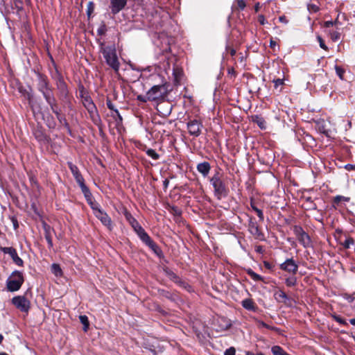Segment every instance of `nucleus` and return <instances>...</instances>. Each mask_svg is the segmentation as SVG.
Returning <instances> with one entry per match:
<instances>
[{"mask_svg":"<svg viewBox=\"0 0 355 355\" xmlns=\"http://www.w3.org/2000/svg\"><path fill=\"white\" fill-rule=\"evenodd\" d=\"M225 50L232 56H234L236 53V50L228 44L226 45Z\"/></svg>","mask_w":355,"mask_h":355,"instance_id":"56","label":"nucleus"},{"mask_svg":"<svg viewBox=\"0 0 355 355\" xmlns=\"http://www.w3.org/2000/svg\"><path fill=\"white\" fill-rule=\"evenodd\" d=\"M80 322L83 324V331L85 332L87 331L89 327V322L88 318L85 315H80L79 316Z\"/></svg>","mask_w":355,"mask_h":355,"instance_id":"33","label":"nucleus"},{"mask_svg":"<svg viewBox=\"0 0 355 355\" xmlns=\"http://www.w3.org/2000/svg\"><path fill=\"white\" fill-rule=\"evenodd\" d=\"M128 0H110L111 12L116 15L125 7Z\"/></svg>","mask_w":355,"mask_h":355,"instance_id":"17","label":"nucleus"},{"mask_svg":"<svg viewBox=\"0 0 355 355\" xmlns=\"http://www.w3.org/2000/svg\"><path fill=\"white\" fill-rule=\"evenodd\" d=\"M14 2H15V7L18 10H22L23 2L21 0H14Z\"/></svg>","mask_w":355,"mask_h":355,"instance_id":"60","label":"nucleus"},{"mask_svg":"<svg viewBox=\"0 0 355 355\" xmlns=\"http://www.w3.org/2000/svg\"><path fill=\"white\" fill-rule=\"evenodd\" d=\"M187 126L190 135L198 137L201 135L203 128V124L201 121L196 119H191L187 123Z\"/></svg>","mask_w":355,"mask_h":355,"instance_id":"11","label":"nucleus"},{"mask_svg":"<svg viewBox=\"0 0 355 355\" xmlns=\"http://www.w3.org/2000/svg\"><path fill=\"white\" fill-rule=\"evenodd\" d=\"M46 103L49 105L53 113L55 114L56 118H59L61 115V109L59 107L58 101L55 96L46 100Z\"/></svg>","mask_w":355,"mask_h":355,"instance_id":"20","label":"nucleus"},{"mask_svg":"<svg viewBox=\"0 0 355 355\" xmlns=\"http://www.w3.org/2000/svg\"><path fill=\"white\" fill-rule=\"evenodd\" d=\"M354 244V240L352 237H349L343 242V245L345 249H349L352 245Z\"/></svg>","mask_w":355,"mask_h":355,"instance_id":"45","label":"nucleus"},{"mask_svg":"<svg viewBox=\"0 0 355 355\" xmlns=\"http://www.w3.org/2000/svg\"><path fill=\"white\" fill-rule=\"evenodd\" d=\"M168 87L169 85L164 78H162L160 83L153 85L147 92L148 101H158L164 99L168 94Z\"/></svg>","mask_w":355,"mask_h":355,"instance_id":"1","label":"nucleus"},{"mask_svg":"<svg viewBox=\"0 0 355 355\" xmlns=\"http://www.w3.org/2000/svg\"><path fill=\"white\" fill-rule=\"evenodd\" d=\"M235 354H236V349L234 347H230V348L227 349L224 352V355H235Z\"/></svg>","mask_w":355,"mask_h":355,"instance_id":"53","label":"nucleus"},{"mask_svg":"<svg viewBox=\"0 0 355 355\" xmlns=\"http://www.w3.org/2000/svg\"><path fill=\"white\" fill-rule=\"evenodd\" d=\"M248 231L256 239L260 241L265 240L264 234L261 231L254 218H250L248 223Z\"/></svg>","mask_w":355,"mask_h":355,"instance_id":"13","label":"nucleus"},{"mask_svg":"<svg viewBox=\"0 0 355 355\" xmlns=\"http://www.w3.org/2000/svg\"><path fill=\"white\" fill-rule=\"evenodd\" d=\"M12 304L21 312L28 313L31 302L25 295H17L12 298Z\"/></svg>","mask_w":355,"mask_h":355,"instance_id":"9","label":"nucleus"},{"mask_svg":"<svg viewBox=\"0 0 355 355\" xmlns=\"http://www.w3.org/2000/svg\"><path fill=\"white\" fill-rule=\"evenodd\" d=\"M137 99L140 101V102H142V103H146L148 101V95L147 94H146V96H143V95H138L137 96Z\"/></svg>","mask_w":355,"mask_h":355,"instance_id":"57","label":"nucleus"},{"mask_svg":"<svg viewBox=\"0 0 355 355\" xmlns=\"http://www.w3.org/2000/svg\"><path fill=\"white\" fill-rule=\"evenodd\" d=\"M87 112H89L91 118L92 119L93 121L96 123V117L99 119V116L97 112V108L95 105V104L93 103L91 105H89L88 106L85 107Z\"/></svg>","mask_w":355,"mask_h":355,"instance_id":"26","label":"nucleus"},{"mask_svg":"<svg viewBox=\"0 0 355 355\" xmlns=\"http://www.w3.org/2000/svg\"><path fill=\"white\" fill-rule=\"evenodd\" d=\"M106 105H107V107H108V109H110V110H113L114 112V110H116L114 107V105L112 103L111 100L109 99V98H107V101H106Z\"/></svg>","mask_w":355,"mask_h":355,"instance_id":"59","label":"nucleus"},{"mask_svg":"<svg viewBox=\"0 0 355 355\" xmlns=\"http://www.w3.org/2000/svg\"><path fill=\"white\" fill-rule=\"evenodd\" d=\"M241 304L243 307L246 310L255 311L257 309V306L255 305L253 300L250 298L243 300Z\"/></svg>","mask_w":355,"mask_h":355,"instance_id":"25","label":"nucleus"},{"mask_svg":"<svg viewBox=\"0 0 355 355\" xmlns=\"http://www.w3.org/2000/svg\"><path fill=\"white\" fill-rule=\"evenodd\" d=\"M94 3L93 1H89L87 6V15L88 18L92 17V13L94 11Z\"/></svg>","mask_w":355,"mask_h":355,"instance_id":"39","label":"nucleus"},{"mask_svg":"<svg viewBox=\"0 0 355 355\" xmlns=\"http://www.w3.org/2000/svg\"><path fill=\"white\" fill-rule=\"evenodd\" d=\"M250 206L252 209L257 213V216L261 222L263 221L264 216L261 209H259L252 201L250 202Z\"/></svg>","mask_w":355,"mask_h":355,"instance_id":"35","label":"nucleus"},{"mask_svg":"<svg viewBox=\"0 0 355 355\" xmlns=\"http://www.w3.org/2000/svg\"><path fill=\"white\" fill-rule=\"evenodd\" d=\"M245 355H264L263 353L261 352H259V353H257V354H254L252 352H250V351H247L245 352Z\"/></svg>","mask_w":355,"mask_h":355,"instance_id":"64","label":"nucleus"},{"mask_svg":"<svg viewBox=\"0 0 355 355\" xmlns=\"http://www.w3.org/2000/svg\"><path fill=\"white\" fill-rule=\"evenodd\" d=\"M324 27L325 28H329L331 26H334V22L333 21L330 20V21H326L324 22Z\"/></svg>","mask_w":355,"mask_h":355,"instance_id":"62","label":"nucleus"},{"mask_svg":"<svg viewBox=\"0 0 355 355\" xmlns=\"http://www.w3.org/2000/svg\"><path fill=\"white\" fill-rule=\"evenodd\" d=\"M292 230L297 239L304 248L312 247V241L310 236L300 225H293Z\"/></svg>","mask_w":355,"mask_h":355,"instance_id":"6","label":"nucleus"},{"mask_svg":"<svg viewBox=\"0 0 355 355\" xmlns=\"http://www.w3.org/2000/svg\"><path fill=\"white\" fill-rule=\"evenodd\" d=\"M178 286H179L180 287L185 289L186 291H187L189 293H191L193 291V288L191 287V286H190L187 282H186L185 281L182 280L181 278L178 280V282H177V283H175Z\"/></svg>","mask_w":355,"mask_h":355,"instance_id":"31","label":"nucleus"},{"mask_svg":"<svg viewBox=\"0 0 355 355\" xmlns=\"http://www.w3.org/2000/svg\"><path fill=\"white\" fill-rule=\"evenodd\" d=\"M331 317L340 324L348 327V323L347 322V321L340 315H338L336 313H333L331 315Z\"/></svg>","mask_w":355,"mask_h":355,"instance_id":"37","label":"nucleus"},{"mask_svg":"<svg viewBox=\"0 0 355 355\" xmlns=\"http://www.w3.org/2000/svg\"><path fill=\"white\" fill-rule=\"evenodd\" d=\"M238 8L243 10L246 6L245 1L244 0H237Z\"/></svg>","mask_w":355,"mask_h":355,"instance_id":"58","label":"nucleus"},{"mask_svg":"<svg viewBox=\"0 0 355 355\" xmlns=\"http://www.w3.org/2000/svg\"><path fill=\"white\" fill-rule=\"evenodd\" d=\"M350 200L349 197H345L343 196H336L334 198L332 205L334 208L339 206L341 202H348Z\"/></svg>","mask_w":355,"mask_h":355,"instance_id":"29","label":"nucleus"},{"mask_svg":"<svg viewBox=\"0 0 355 355\" xmlns=\"http://www.w3.org/2000/svg\"><path fill=\"white\" fill-rule=\"evenodd\" d=\"M51 76L53 80H54L55 84L63 80L64 78L62 73L59 71L57 67L55 65V71L51 73Z\"/></svg>","mask_w":355,"mask_h":355,"instance_id":"30","label":"nucleus"},{"mask_svg":"<svg viewBox=\"0 0 355 355\" xmlns=\"http://www.w3.org/2000/svg\"><path fill=\"white\" fill-rule=\"evenodd\" d=\"M274 86L277 89L279 86H282L284 84V80L281 78H277L273 80Z\"/></svg>","mask_w":355,"mask_h":355,"instance_id":"51","label":"nucleus"},{"mask_svg":"<svg viewBox=\"0 0 355 355\" xmlns=\"http://www.w3.org/2000/svg\"><path fill=\"white\" fill-rule=\"evenodd\" d=\"M258 21L261 25H263L266 23V19L263 15H260L258 16Z\"/></svg>","mask_w":355,"mask_h":355,"instance_id":"61","label":"nucleus"},{"mask_svg":"<svg viewBox=\"0 0 355 355\" xmlns=\"http://www.w3.org/2000/svg\"><path fill=\"white\" fill-rule=\"evenodd\" d=\"M79 187H80L81 191L83 193L87 202L89 205L91 209L98 204L93 200V196L85 183L80 184Z\"/></svg>","mask_w":355,"mask_h":355,"instance_id":"16","label":"nucleus"},{"mask_svg":"<svg viewBox=\"0 0 355 355\" xmlns=\"http://www.w3.org/2000/svg\"><path fill=\"white\" fill-rule=\"evenodd\" d=\"M92 209L95 216L101 220L102 224L107 227L109 230H112L113 228L112 219L101 208L100 205L97 204L92 207Z\"/></svg>","mask_w":355,"mask_h":355,"instance_id":"7","label":"nucleus"},{"mask_svg":"<svg viewBox=\"0 0 355 355\" xmlns=\"http://www.w3.org/2000/svg\"><path fill=\"white\" fill-rule=\"evenodd\" d=\"M114 115H112V117L115 119V121L117 125H121L123 121V118L121 115L120 114L118 110H114Z\"/></svg>","mask_w":355,"mask_h":355,"instance_id":"44","label":"nucleus"},{"mask_svg":"<svg viewBox=\"0 0 355 355\" xmlns=\"http://www.w3.org/2000/svg\"><path fill=\"white\" fill-rule=\"evenodd\" d=\"M67 165H68L73 178H75L77 184L78 185H80V184L85 183V179L83 177L81 173L80 172L78 166L70 162H67Z\"/></svg>","mask_w":355,"mask_h":355,"instance_id":"18","label":"nucleus"},{"mask_svg":"<svg viewBox=\"0 0 355 355\" xmlns=\"http://www.w3.org/2000/svg\"><path fill=\"white\" fill-rule=\"evenodd\" d=\"M58 90L59 97L61 100H68L69 97V91L64 80L55 84Z\"/></svg>","mask_w":355,"mask_h":355,"instance_id":"15","label":"nucleus"},{"mask_svg":"<svg viewBox=\"0 0 355 355\" xmlns=\"http://www.w3.org/2000/svg\"><path fill=\"white\" fill-rule=\"evenodd\" d=\"M317 40H318V41L319 42L320 48H322V49H324L325 51H327L328 50V47L324 44V41L323 40V39L320 35H318L317 36Z\"/></svg>","mask_w":355,"mask_h":355,"instance_id":"50","label":"nucleus"},{"mask_svg":"<svg viewBox=\"0 0 355 355\" xmlns=\"http://www.w3.org/2000/svg\"><path fill=\"white\" fill-rule=\"evenodd\" d=\"M307 9L310 12L314 13L318 12L320 10L319 7L317 5L313 3H309L307 5Z\"/></svg>","mask_w":355,"mask_h":355,"instance_id":"47","label":"nucleus"},{"mask_svg":"<svg viewBox=\"0 0 355 355\" xmlns=\"http://www.w3.org/2000/svg\"><path fill=\"white\" fill-rule=\"evenodd\" d=\"M298 264L293 258L286 259L279 265V268L291 275H295L298 271Z\"/></svg>","mask_w":355,"mask_h":355,"instance_id":"12","label":"nucleus"},{"mask_svg":"<svg viewBox=\"0 0 355 355\" xmlns=\"http://www.w3.org/2000/svg\"><path fill=\"white\" fill-rule=\"evenodd\" d=\"M247 274L254 281H263V277L256 272H254L251 268H248L246 270Z\"/></svg>","mask_w":355,"mask_h":355,"instance_id":"32","label":"nucleus"},{"mask_svg":"<svg viewBox=\"0 0 355 355\" xmlns=\"http://www.w3.org/2000/svg\"><path fill=\"white\" fill-rule=\"evenodd\" d=\"M345 168L347 169V171H351L355 168V166L350 164H347L345 166Z\"/></svg>","mask_w":355,"mask_h":355,"instance_id":"63","label":"nucleus"},{"mask_svg":"<svg viewBox=\"0 0 355 355\" xmlns=\"http://www.w3.org/2000/svg\"><path fill=\"white\" fill-rule=\"evenodd\" d=\"M274 297L275 298V300L278 302H282V303H284L286 304V301L289 300V297H288V295L286 294L285 292H284L282 290H279L278 291H277L275 294H274Z\"/></svg>","mask_w":355,"mask_h":355,"instance_id":"28","label":"nucleus"},{"mask_svg":"<svg viewBox=\"0 0 355 355\" xmlns=\"http://www.w3.org/2000/svg\"><path fill=\"white\" fill-rule=\"evenodd\" d=\"M173 75L174 76V80L176 83L179 82L182 76V70L178 67H174L173 69Z\"/></svg>","mask_w":355,"mask_h":355,"instance_id":"36","label":"nucleus"},{"mask_svg":"<svg viewBox=\"0 0 355 355\" xmlns=\"http://www.w3.org/2000/svg\"><path fill=\"white\" fill-rule=\"evenodd\" d=\"M170 212L175 216H180L182 214V211L176 206L171 207Z\"/></svg>","mask_w":355,"mask_h":355,"instance_id":"48","label":"nucleus"},{"mask_svg":"<svg viewBox=\"0 0 355 355\" xmlns=\"http://www.w3.org/2000/svg\"><path fill=\"white\" fill-rule=\"evenodd\" d=\"M24 282L23 273L19 270L13 271L6 280L7 289L10 292L17 291Z\"/></svg>","mask_w":355,"mask_h":355,"instance_id":"5","label":"nucleus"},{"mask_svg":"<svg viewBox=\"0 0 355 355\" xmlns=\"http://www.w3.org/2000/svg\"><path fill=\"white\" fill-rule=\"evenodd\" d=\"M163 271L165 273V275L175 284L177 283V282H178V280L180 279V277L178 275H177L173 270H171L168 267H164Z\"/></svg>","mask_w":355,"mask_h":355,"instance_id":"27","label":"nucleus"},{"mask_svg":"<svg viewBox=\"0 0 355 355\" xmlns=\"http://www.w3.org/2000/svg\"><path fill=\"white\" fill-rule=\"evenodd\" d=\"M263 265L264 266L269 270L270 271H273L274 270V268H275V265L267 261H263Z\"/></svg>","mask_w":355,"mask_h":355,"instance_id":"54","label":"nucleus"},{"mask_svg":"<svg viewBox=\"0 0 355 355\" xmlns=\"http://www.w3.org/2000/svg\"><path fill=\"white\" fill-rule=\"evenodd\" d=\"M42 227L44 232V237L48 243L49 248H52L53 246L52 241V232H55L54 229L47 224L46 222H42Z\"/></svg>","mask_w":355,"mask_h":355,"instance_id":"19","label":"nucleus"},{"mask_svg":"<svg viewBox=\"0 0 355 355\" xmlns=\"http://www.w3.org/2000/svg\"><path fill=\"white\" fill-rule=\"evenodd\" d=\"M330 37L333 42H337L340 38V33L337 31H331L329 33Z\"/></svg>","mask_w":355,"mask_h":355,"instance_id":"46","label":"nucleus"},{"mask_svg":"<svg viewBox=\"0 0 355 355\" xmlns=\"http://www.w3.org/2000/svg\"><path fill=\"white\" fill-rule=\"evenodd\" d=\"M252 121L256 123L261 130L266 129V121L263 117L259 115L252 116Z\"/></svg>","mask_w":355,"mask_h":355,"instance_id":"24","label":"nucleus"},{"mask_svg":"<svg viewBox=\"0 0 355 355\" xmlns=\"http://www.w3.org/2000/svg\"><path fill=\"white\" fill-rule=\"evenodd\" d=\"M0 251L9 254L16 265L23 266L24 261L18 256L16 249L12 247H0Z\"/></svg>","mask_w":355,"mask_h":355,"instance_id":"14","label":"nucleus"},{"mask_svg":"<svg viewBox=\"0 0 355 355\" xmlns=\"http://www.w3.org/2000/svg\"><path fill=\"white\" fill-rule=\"evenodd\" d=\"M259 327H264V328H266L268 329H271V330H276L277 328L275 327H271L268 324H267L266 322H264L263 321H259Z\"/></svg>","mask_w":355,"mask_h":355,"instance_id":"52","label":"nucleus"},{"mask_svg":"<svg viewBox=\"0 0 355 355\" xmlns=\"http://www.w3.org/2000/svg\"><path fill=\"white\" fill-rule=\"evenodd\" d=\"M157 293L159 297H165L171 302H175L179 297L177 293L164 289H158Z\"/></svg>","mask_w":355,"mask_h":355,"instance_id":"21","label":"nucleus"},{"mask_svg":"<svg viewBox=\"0 0 355 355\" xmlns=\"http://www.w3.org/2000/svg\"><path fill=\"white\" fill-rule=\"evenodd\" d=\"M35 74L37 81V89L42 94L44 100L55 96L48 77L39 71H35Z\"/></svg>","mask_w":355,"mask_h":355,"instance_id":"2","label":"nucleus"},{"mask_svg":"<svg viewBox=\"0 0 355 355\" xmlns=\"http://www.w3.org/2000/svg\"><path fill=\"white\" fill-rule=\"evenodd\" d=\"M123 215H124L126 220L133 228V230L137 233V234L139 237V239L141 237H142L143 235H144L145 234L147 233L145 231V230L140 225V224L138 223V221L132 216L131 213L129 211H128L126 209H125L123 211Z\"/></svg>","mask_w":355,"mask_h":355,"instance_id":"8","label":"nucleus"},{"mask_svg":"<svg viewBox=\"0 0 355 355\" xmlns=\"http://www.w3.org/2000/svg\"><path fill=\"white\" fill-rule=\"evenodd\" d=\"M60 123L64 125L67 130L71 132V129L69 123L67 122L65 116L64 115H61L59 118L57 119Z\"/></svg>","mask_w":355,"mask_h":355,"instance_id":"40","label":"nucleus"},{"mask_svg":"<svg viewBox=\"0 0 355 355\" xmlns=\"http://www.w3.org/2000/svg\"><path fill=\"white\" fill-rule=\"evenodd\" d=\"M285 284L288 287H293L297 285V279L295 275H291L285 279Z\"/></svg>","mask_w":355,"mask_h":355,"instance_id":"34","label":"nucleus"},{"mask_svg":"<svg viewBox=\"0 0 355 355\" xmlns=\"http://www.w3.org/2000/svg\"><path fill=\"white\" fill-rule=\"evenodd\" d=\"M107 32V26L104 22H102L97 29L98 35L103 36Z\"/></svg>","mask_w":355,"mask_h":355,"instance_id":"43","label":"nucleus"},{"mask_svg":"<svg viewBox=\"0 0 355 355\" xmlns=\"http://www.w3.org/2000/svg\"><path fill=\"white\" fill-rule=\"evenodd\" d=\"M196 168H197L198 171L200 173H201L203 177L205 178L207 176V175L209 174V173L210 171L211 166L208 162H203L199 163L197 165Z\"/></svg>","mask_w":355,"mask_h":355,"instance_id":"22","label":"nucleus"},{"mask_svg":"<svg viewBox=\"0 0 355 355\" xmlns=\"http://www.w3.org/2000/svg\"><path fill=\"white\" fill-rule=\"evenodd\" d=\"M141 241L147 245L159 258L164 257V253L160 247L150 237L148 233L140 238Z\"/></svg>","mask_w":355,"mask_h":355,"instance_id":"10","label":"nucleus"},{"mask_svg":"<svg viewBox=\"0 0 355 355\" xmlns=\"http://www.w3.org/2000/svg\"><path fill=\"white\" fill-rule=\"evenodd\" d=\"M146 154L154 160H157L159 158V155L152 148H148L146 151Z\"/></svg>","mask_w":355,"mask_h":355,"instance_id":"42","label":"nucleus"},{"mask_svg":"<svg viewBox=\"0 0 355 355\" xmlns=\"http://www.w3.org/2000/svg\"><path fill=\"white\" fill-rule=\"evenodd\" d=\"M335 69H336V74L340 77V79H343V75L345 73V70L342 67H340L338 65H336Z\"/></svg>","mask_w":355,"mask_h":355,"instance_id":"49","label":"nucleus"},{"mask_svg":"<svg viewBox=\"0 0 355 355\" xmlns=\"http://www.w3.org/2000/svg\"><path fill=\"white\" fill-rule=\"evenodd\" d=\"M51 271L57 277L62 276V270L59 264L53 263L51 266Z\"/></svg>","mask_w":355,"mask_h":355,"instance_id":"38","label":"nucleus"},{"mask_svg":"<svg viewBox=\"0 0 355 355\" xmlns=\"http://www.w3.org/2000/svg\"><path fill=\"white\" fill-rule=\"evenodd\" d=\"M210 182L214 187V196L218 200H221L223 198L227 196L229 189L219 173H216L211 177Z\"/></svg>","mask_w":355,"mask_h":355,"instance_id":"3","label":"nucleus"},{"mask_svg":"<svg viewBox=\"0 0 355 355\" xmlns=\"http://www.w3.org/2000/svg\"><path fill=\"white\" fill-rule=\"evenodd\" d=\"M80 96L83 98V103L85 107L94 103L89 95L84 96L83 94H81Z\"/></svg>","mask_w":355,"mask_h":355,"instance_id":"41","label":"nucleus"},{"mask_svg":"<svg viewBox=\"0 0 355 355\" xmlns=\"http://www.w3.org/2000/svg\"><path fill=\"white\" fill-rule=\"evenodd\" d=\"M46 125L49 128H54L55 127V121L53 119V117L52 116H51V120L48 119L47 123H46Z\"/></svg>","mask_w":355,"mask_h":355,"instance_id":"55","label":"nucleus"},{"mask_svg":"<svg viewBox=\"0 0 355 355\" xmlns=\"http://www.w3.org/2000/svg\"><path fill=\"white\" fill-rule=\"evenodd\" d=\"M102 53L105 62L115 72L119 69V62L114 46H107L103 49Z\"/></svg>","mask_w":355,"mask_h":355,"instance_id":"4","label":"nucleus"},{"mask_svg":"<svg viewBox=\"0 0 355 355\" xmlns=\"http://www.w3.org/2000/svg\"><path fill=\"white\" fill-rule=\"evenodd\" d=\"M33 135L35 138L38 141H44L46 140V135L41 126H37L33 130Z\"/></svg>","mask_w":355,"mask_h":355,"instance_id":"23","label":"nucleus"}]
</instances>
